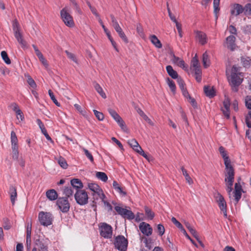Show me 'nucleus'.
<instances>
[{
    "instance_id": "54",
    "label": "nucleus",
    "mask_w": 251,
    "mask_h": 251,
    "mask_svg": "<svg viewBox=\"0 0 251 251\" xmlns=\"http://www.w3.org/2000/svg\"><path fill=\"white\" fill-rule=\"evenodd\" d=\"M65 53L67 54V57L69 59L72 60L74 62L76 63H77V59H76V57H75V55L74 54L69 52L68 50H66L65 51Z\"/></svg>"
},
{
    "instance_id": "53",
    "label": "nucleus",
    "mask_w": 251,
    "mask_h": 251,
    "mask_svg": "<svg viewBox=\"0 0 251 251\" xmlns=\"http://www.w3.org/2000/svg\"><path fill=\"white\" fill-rule=\"evenodd\" d=\"M171 221L173 223V224L176 225V227H177L179 229H180L181 230V231H182L183 230V229H184V228H183L182 225H181V224L179 222H178L176 219V218L172 217V218L171 219Z\"/></svg>"
},
{
    "instance_id": "14",
    "label": "nucleus",
    "mask_w": 251,
    "mask_h": 251,
    "mask_svg": "<svg viewBox=\"0 0 251 251\" xmlns=\"http://www.w3.org/2000/svg\"><path fill=\"white\" fill-rule=\"evenodd\" d=\"M230 100L228 98H225L223 101V107L221 108L224 116L227 118H230Z\"/></svg>"
},
{
    "instance_id": "23",
    "label": "nucleus",
    "mask_w": 251,
    "mask_h": 251,
    "mask_svg": "<svg viewBox=\"0 0 251 251\" xmlns=\"http://www.w3.org/2000/svg\"><path fill=\"white\" fill-rule=\"evenodd\" d=\"M46 196L50 201H54L57 199L58 195L54 189H50L46 192Z\"/></svg>"
},
{
    "instance_id": "9",
    "label": "nucleus",
    "mask_w": 251,
    "mask_h": 251,
    "mask_svg": "<svg viewBox=\"0 0 251 251\" xmlns=\"http://www.w3.org/2000/svg\"><path fill=\"white\" fill-rule=\"evenodd\" d=\"M56 205L63 213H67L69 211L70 204L67 198L62 197L58 198L56 201Z\"/></svg>"
},
{
    "instance_id": "44",
    "label": "nucleus",
    "mask_w": 251,
    "mask_h": 251,
    "mask_svg": "<svg viewBox=\"0 0 251 251\" xmlns=\"http://www.w3.org/2000/svg\"><path fill=\"white\" fill-rule=\"evenodd\" d=\"M19 147H12V158L14 160H17L19 158Z\"/></svg>"
},
{
    "instance_id": "18",
    "label": "nucleus",
    "mask_w": 251,
    "mask_h": 251,
    "mask_svg": "<svg viewBox=\"0 0 251 251\" xmlns=\"http://www.w3.org/2000/svg\"><path fill=\"white\" fill-rule=\"evenodd\" d=\"M13 110L16 113L17 115V118L20 119L21 121H23L24 120V116L22 111L20 109L17 104L13 103L12 104Z\"/></svg>"
},
{
    "instance_id": "50",
    "label": "nucleus",
    "mask_w": 251,
    "mask_h": 251,
    "mask_svg": "<svg viewBox=\"0 0 251 251\" xmlns=\"http://www.w3.org/2000/svg\"><path fill=\"white\" fill-rule=\"evenodd\" d=\"M3 227L6 230H8L11 228V225L8 219L6 218L3 219Z\"/></svg>"
},
{
    "instance_id": "34",
    "label": "nucleus",
    "mask_w": 251,
    "mask_h": 251,
    "mask_svg": "<svg viewBox=\"0 0 251 251\" xmlns=\"http://www.w3.org/2000/svg\"><path fill=\"white\" fill-rule=\"evenodd\" d=\"M135 151L138 152L139 154L143 156L146 159H148V155L145 153L144 151L143 150L142 148L140 146L139 144L137 145L135 148L133 149Z\"/></svg>"
},
{
    "instance_id": "7",
    "label": "nucleus",
    "mask_w": 251,
    "mask_h": 251,
    "mask_svg": "<svg viewBox=\"0 0 251 251\" xmlns=\"http://www.w3.org/2000/svg\"><path fill=\"white\" fill-rule=\"evenodd\" d=\"M38 219L41 225L47 226L52 224L53 218L50 213L41 211L38 214Z\"/></svg>"
},
{
    "instance_id": "31",
    "label": "nucleus",
    "mask_w": 251,
    "mask_h": 251,
    "mask_svg": "<svg viewBox=\"0 0 251 251\" xmlns=\"http://www.w3.org/2000/svg\"><path fill=\"white\" fill-rule=\"evenodd\" d=\"M74 107L76 109V110L80 114H81L83 117H84L86 118H88V115L87 114L86 111L80 105L78 104H75Z\"/></svg>"
},
{
    "instance_id": "37",
    "label": "nucleus",
    "mask_w": 251,
    "mask_h": 251,
    "mask_svg": "<svg viewBox=\"0 0 251 251\" xmlns=\"http://www.w3.org/2000/svg\"><path fill=\"white\" fill-rule=\"evenodd\" d=\"M166 81H167V83L169 88H170L171 90L174 94H175L176 92V87L175 82L173 80H172V79H171L170 78H167V79H166Z\"/></svg>"
},
{
    "instance_id": "51",
    "label": "nucleus",
    "mask_w": 251,
    "mask_h": 251,
    "mask_svg": "<svg viewBox=\"0 0 251 251\" xmlns=\"http://www.w3.org/2000/svg\"><path fill=\"white\" fill-rule=\"evenodd\" d=\"M157 232L160 236H162L165 232L164 226L162 224H158L157 226Z\"/></svg>"
},
{
    "instance_id": "5",
    "label": "nucleus",
    "mask_w": 251,
    "mask_h": 251,
    "mask_svg": "<svg viewBox=\"0 0 251 251\" xmlns=\"http://www.w3.org/2000/svg\"><path fill=\"white\" fill-rule=\"evenodd\" d=\"M114 245L116 249L120 251H126L128 241L123 235H118L115 238Z\"/></svg>"
},
{
    "instance_id": "55",
    "label": "nucleus",
    "mask_w": 251,
    "mask_h": 251,
    "mask_svg": "<svg viewBox=\"0 0 251 251\" xmlns=\"http://www.w3.org/2000/svg\"><path fill=\"white\" fill-rule=\"evenodd\" d=\"M85 155L87 156V157L90 160L91 162H94V158L92 154L89 152L88 150L85 148L82 149Z\"/></svg>"
},
{
    "instance_id": "57",
    "label": "nucleus",
    "mask_w": 251,
    "mask_h": 251,
    "mask_svg": "<svg viewBox=\"0 0 251 251\" xmlns=\"http://www.w3.org/2000/svg\"><path fill=\"white\" fill-rule=\"evenodd\" d=\"M115 209L116 211V212L120 215L122 217L124 214V212H125L126 209L124 208L123 207L119 206H116L115 207Z\"/></svg>"
},
{
    "instance_id": "38",
    "label": "nucleus",
    "mask_w": 251,
    "mask_h": 251,
    "mask_svg": "<svg viewBox=\"0 0 251 251\" xmlns=\"http://www.w3.org/2000/svg\"><path fill=\"white\" fill-rule=\"evenodd\" d=\"M122 217L124 218H127L129 220H132L134 218V214L131 210H127L126 209Z\"/></svg>"
},
{
    "instance_id": "48",
    "label": "nucleus",
    "mask_w": 251,
    "mask_h": 251,
    "mask_svg": "<svg viewBox=\"0 0 251 251\" xmlns=\"http://www.w3.org/2000/svg\"><path fill=\"white\" fill-rule=\"evenodd\" d=\"M58 163L59 165L64 169L67 168L68 166L67 162L63 157H59L58 159Z\"/></svg>"
},
{
    "instance_id": "19",
    "label": "nucleus",
    "mask_w": 251,
    "mask_h": 251,
    "mask_svg": "<svg viewBox=\"0 0 251 251\" xmlns=\"http://www.w3.org/2000/svg\"><path fill=\"white\" fill-rule=\"evenodd\" d=\"M203 91L206 96L210 98H212L215 96L216 92L213 87L204 86Z\"/></svg>"
},
{
    "instance_id": "10",
    "label": "nucleus",
    "mask_w": 251,
    "mask_h": 251,
    "mask_svg": "<svg viewBox=\"0 0 251 251\" xmlns=\"http://www.w3.org/2000/svg\"><path fill=\"white\" fill-rule=\"evenodd\" d=\"M100 234L105 238H110L112 236V227L106 223L101 224L100 226Z\"/></svg>"
},
{
    "instance_id": "30",
    "label": "nucleus",
    "mask_w": 251,
    "mask_h": 251,
    "mask_svg": "<svg viewBox=\"0 0 251 251\" xmlns=\"http://www.w3.org/2000/svg\"><path fill=\"white\" fill-rule=\"evenodd\" d=\"M202 63L204 68H207L210 65V62L208 53L206 51L202 55Z\"/></svg>"
},
{
    "instance_id": "20",
    "label": "nucleus",
    "mask_w": 251,
    "mask_h": 251,
    "mask_svg": "<svg viewBox=\"0 0 251 251\" xmlns=\"http://www.w3.org/2000/svg\"><path fill=\"white\" fill-rule=\"evenodd\" d=\"M9 193L10 196V200L11 202L13 204H14L17 197V190L16 187L13 186H10L9 188Z\"/></svg>"
},
{
    "instance_id": "28",
    "label": "nucleus",
    "mask_w": 251,
    "mask_h": 251,
    "mask_svg": "<svg viewBox=\"0 0 251 251\" xmlns=\"http://www.w3.org/2000/svg\"><path fill=\"white\" fill-rule=\"evenodd\" d=\"M166 71L168 75L173 78L176 79L178 77L177 72L175 71L171 65H168L166 67Z\"/></svg>"
},
{
    "instance_id": "6",
    "label": "nucleus",
    "mask_w": 251,
    "mask_h": 251,
    "mask_svg": "<svg viewBox=\"0 0 251 251\" xmlns=\"http://www.w3.org/2000/svg\"><path fill=\"white\" fill-rule=\"evenodd\" d=\"M75 198L76 202L81 205L87 204L88 201V196L84 190H77L75 194Z\"/></svg>"
},
{
    "instance_id": "32",
    "label": "nucleus",
    "mask_w": 251,
    "mask_h": 251,
    "mask_svg": "<svg viewBox=\"0 0 251 251\" xmlns=\"http://www.w3.org/2000/svg\"><path fill=\"white\" fill-rule=\"evenodd\" d=\"M195 73V77L197 82H200L201 81V71L200 68L193 70Z\"/></svg>"
},
{
    "instance_id": "49",
    "label": "nucleus",
    "mask_w": 251,
    "mask_h": 251,
    "mask_svg": "<svg viewBox=\"0 0 251 251\" xmlns=\"http://www.w3.org/2000/svg\"><path fill=\"white\" fill-rule=\"evenodd\" d=\"M119 126H120L121 129L124 131H126L127 130V127L125 125V122L123 121L122 118L116 121Z\"/></svg>"
},
{
    "instance_id": "11",
    "label": "nucleus",
    "mask_w": 251,
    "mask_h": 251,
    "mask_svg": "<svg viewBox=\"0 0 251 251\" xmlns=\"http://www.w3.org/2000/svg\"><path fill=\"white\" fill-rule=\"evenodd\" d=\"M169 54L171 61L174 64L177 65L184 70L187 69V66L185 65L184 61L181 58L176 56L173 51H171Z\"/></svg>"
},
{
    "instance_id": "1",
    "label": "nucleus",
    "mask_w": 251,
    "mask_h": 251,
    "mask_svg": "<svg viewBox=\"0 0 251 251\" xmlns=\"http://www.w3.org/2000/svg\"><path fill=\"white\" fill-rule=\"evenodd\" d=\"M219 151L224 159V164L226 166V177L225 181L226 186V191L228 194L230 195V193L232 191V186L234 179V171L225 148L221 146L219 147Z\"/></svg>"
},
{
    "instance_id": "46",
    "label": "nucleus",
    "mask_w": 251,
    "mask_h": 251,
    "mask_svg": "<svg viewBox=\"0 0 251 251\" xmlns=\"http://www.w3.org/2000/svg\"><path fill=\"white\" fill-rule=\"evenodd\" d=\"M88 187L89 189L92 191L93 193L98 191L100 187L96 183H89L88 184Z\"/></svg>"
},
{
    "instance_id": "2",
    "label": "nucleus",
    "mask_w": 251,
    "mask_h": 251,
    "mask_svg": "<svg viewBox=\"0 0 251 251\" xmlns=\"http://www.w3.org/2000/svg\"><path fill=\"white\" fill-rule=\"evenodd\" d=\"M243 75L240 72L239 68L233 66L231 69V75L228 81L230 85L232 87V91L237 92L238 86L242 82L243 78Z\"/></svg>"
},
{
    "instance_id": "12",
    "label": "nucleus",
    "mask_w": 251,
    "mask_h": 251,
    "mask_svg": "<svg viewBox=\"0 0 251 251\" xmlns=\"http://www.w3.org/2000/svg\"><path fill=\"white\" fill-rule=\"evenodd\" d=\"M235 40L236 38L233 35L227 37L224 44V46L231 51L234 50L237 47L235 44Z\"/></svg>"
},
{
    "instance_id": "3",
    "label": "nucleus",
    "mask_w": 251,
    "mask_h": 251,
    "mask_svg": "<svg viewBox=\"0 0 251 251\" xmlns=\"http://www.w3.org/2000/svg\"><path fill=\"white\" fill-rule=\"evenodd\" d=\"M60 17L64 24L69 27H73L75 24L73 17L70 14V9L65 6L60 11Z\"/></svg>"
},
{
    "instance_id": "4",
    "label": "nucleus",
    "mask_w": 251,
    "mask_h": 251,
    "mask_svg": "<svg viewBox=\"0 0 251 251\" xmlns=\"http://www.w3.org/2000/svg\"><path fill=\"white\" fill-rule=\"evenodd\" d=\"M214 197L217 202L219 208L223 212L225 218L227 217V204L224 197L218 192L214 194Z\"/></svg>"
},
{
    "instance_id": "25",
    "label": "nucleus",
    "mask_w": 251,
    "mask_h": 251,
    "mask_svg": "<svg viewBox=\"0 0 251 251\" xmlns=\"http://www.w3.org/2000/svg\"><path fill=\"white\" fill-rule=\"evenodd\" d=\"M150 39L152 44L153 45H154L156 48L159 49L162 48V44L160 41L157 38L156 36H155V35H151Z\"/></svg>"
},
{
    "instance_id": "35",
    "label": "nucleus",
    "mask_w": 251,
    "mask_h": 251,
    "mask_svg": "<svg viewBox=\"0 0 251 251\" xmlns=\"http://www.w3.org/2000/svg\"><path fill=\"white\" fill-rule=\"evenodd\" d=\"M94 87L96 90L97 91L98 93L104 99L106 98V96L105 93L103 92L102 88L98 83H95L94 85Z\"/></svg>"
},
{
    "instance_id": "58",
    "label": "nucleus",
    "mask_w": 251,
    "mask_h": 251,
    "mask_svg": "<svg viewBox=\"0 0 251 251\" xmlns=\"http://www.w3.org/2000/svg\"><path fill=\"white\" fill-rule=\"evenodd\" d=\"M27 81L28 84L31 87L33 88L36 87V83L34 80L31 78L30 76H28Z\"/></svg>"
},
{
    "instance_id": "59",
    "label": "nucleus",
    "mask_w": 251,
    "mask_h": 251,
    "mask_svg": "<svg viewBox=\"0 0 251 251\" xmlns=\"http://www.w3.org/2000/svg\"><path fill=\"white\" fill-rule=\"evenodd\" d=\"M128 144L130 146L131 148H132V149L135 148L139 144L137 141L134 139L129 140L128 141Z\"/></svg>"
},
{
    "instance_id": "16",
    "label": "nucleus",
    "mask_w": 251,
    "mask_h": 251,
    "mask_svg": "<svg viewBox=\"0 0 251 251\" xmlns=\"http://www.w3.org/2000/svg\"><path fill=\"white\" fill-rule=\"evenodd\" d=\"M244 11V8L239 4H234L231 7L230 13L231 15L238 16Z\"/></svg>"
},
{
    "instance_id": "24",
    "label": "nucleus",
    "mask_w": 251,
    "mask_h": 251,
    "mask_svg": "<svg viewBox=\"0 0 251 251\" xmlns=\"http://www.w3.org/2000/svg\"><path fill=\"white\" fill-rule=\"evenodd\" d=\"M113 187L117 192L123 196H126V193L124 190L125 187L123 188L121 187L116 181H113Z\"/></svg>"
},
{
    "instance_id": "45",
    "label": "nucleus",
    "mask_w": 251,
    "mask_h": 251,
    "mask_svg": "<svg viewBox=\"0 0 251 251\" xmlns=\"http://www.w3.org/2000/svg\"><path fill=\"white\" fill-rule=\"evenodd\" d=\"M1 56L4 61V62L7 64H10L11 63V60L9 59L7 52L5 51H2L1 52Z\"/></svg>"
},
{
    "instance_id": "29",
    "label": "nucleus",
    "mask_w": 251,
    "mask_h": 251,
    "mask_svg": "<svg viewBox=\"0 0 251 251\" xmlns=\"http://www.w3.org/2000/svg\"><path fill=\"white\" fill-rule=\"evenodd\" d=\"M10 139L11 142V147H18V138L16 134V133L14 131H12L11 132Z\"/></svg>"
},
{
    "instance_id": "39",
    "label": "nucleus",
    "mask_w": 251,
    "mask_h": 251,
    "mask_svg": "<svg viewBox=\"0 0 251 251\" xmlns=\"http://www.w3.org/2000/svg\"><path fill=\"white\" fill-rule=\"evenodd\" d=\"M191 68L192 70L200 68L199 60L196 55L193 58L191 61Z\"/></svg>"
},
{
    "instance_id": "22",
    "label": "nucleus",
    "mask_w": 251,
    "mask_h": 251,
    "mask_svg": "<svg viewBox=\"0 0 251 251\" xmlns=\"http://www.w3.org/2000/svg\"><path fill=\"white\" fill-rule=\"evenodd\" d=\"M92 196L95 200H98L99 199H100L102 201L106 198L105 195H104L102 190L100 188L99 189L98 191H96L95 193H93Z\"/></svg>"
},
{
    "instance_id": "52",
    "label": "nucleus",
    "mask_w": 251,
    "mask_h": 251,
    "mask_svg": "<svg viewBox=\"0 0 251 251\" xmlns=\"http://www.w3.org/2000/svg\"><path fill=\"white\" fill-rule=\"evenodd\" d=\"M93 112L95 116L99 121L103 120L104 116L102 113L99 112L96 110H94Z\"/></svg>"
},
{
    "instance_id": "15",
    "label": "nucleus",
    "mask_w": 251,
    "mask_h": 251,
    "mask_svg": "<svg viewBox=\"0 0 251 251\" xmlns=\"http://www.w3.org/2000/svg\"><path fill=\"white\" fill-rule=\"evenodd\" d=\"M243 189L240 183H236L235 184V190L234 191V197L236 202L237 203L240 200L242 196Z\"/></svg>"
},
{
    "instance_id": "64",
    "label": "nucleus",
    "mask_w": 251,
    "mask_h": 251,
    "mask_svg": "<svg viewBox=\"0 0 251 251\" xmlns=\"http://www.w3.org/2000/svg\"><path fill=\"white\" fill-rule=\"evenodd\" d=\"M245 8L247 14L249 15H251V3L247 4Z\"/></svg>"
},
{
    "instance_id": "41",
    "label": "nucleus",
    "mask_w": 251,
    "mask_h": 251,
    "mask_svg": "<svg viewBox=\"0 0 251 251\" xmlns=\"http://www.w3.org/2000/svg\"><path fill=\"white\" fill-rule=\"evenodd\" d=\"M63 194L65 195L66 198H67L72 196L73 194L72 187L71 186L65 187L63 191Z\"/></svg>"
},
{
    "instance_id": "42",
    "label": "nucleus",
    "mask_w": 251,
    "mask_h": 251,
    "mask_svg": "<svg viewBox=\"0 0 251 251\" xmlns=\"http://www.w3.org/2000/svg\"><path fill=\"white\" fill-rule=\"evenodd\" d=\"M145 214L147 217L150 219L152 220L154 217V212L148 207L146 206L145 207Z\"/></svg>"
},
{
    "instance_id": "40",
    "label": "nucleus",
    "mask_w": 251,
    "mask_h": 251,
    "mask_svg": "<svg viewBox=\"0 0 251 251\" xmlns=\"http://www.w3.org/2000/svg\"><path fill=\"white\" fill-rule=\"evenodd\" d=\"M241 61L243 65L246 68H248L251 65V58L249 57H242Z\"/></svg>"
},
{
    "instance_id": "36",
    "label": "nucleus",
    "mask_w": 251,
    "mask_h": 251,
    "mask_svg": "<svg viewBox=\"0 0 251 251\" xmlns=\"http://www.w3.org/2000/svg\"><path fill=\"white\" fill-rule=\"evenodd\" d=\"M108 111L109 114L115 121H117L121 118L120 115L116 112V111L113 109L108 108Z\"/></svg>"
},
{
    "instance_id": "61",
    "label": "nucleus",
    "mask_w": 251,
    "mask_h": 251,
    "mask_svg": "<svg viewBox=\"0 0 251 251\" xmlns=\"http://www.w3.org/2000/svg\"><path fill=\"white\" fill-rule=\"evenodd\" d=\"M245 104L247 108L251 109V98L250 96H247L245 98Z\"/></svg>"
},
{
    "instance_id": "27",
    "label": "nucleus",
    "mask_w": 251,
    "mask_h": 251,
    "mask_svg": "<svg viewBox=\"0 0 251 251\" xmlns=\"http://www.w3.org/2000/svg\"><path fill=\"white\" fill-rule=\"evenodd\" d=\"M181 170L182 171V174L185 177V180L186 182L189 184L191 185L193 183V180L189 174L187 173V170L184 168L183 166L181 167Z\"/></svg>"
},
{
    "instance_id": "13",
    "label": "nucleus",
    "mask_w": 251,
    "mask_h": 251,
    "mask_svg": "<svg viewBox=\"0 0 251 251\" xmlns=\"http://www.w3.org/2000/svg\"><path fill=\"white\" fill-rule=\"evenodd\" d=\"M142 233L147 236H150L152 234V228L150 224L145 222H142L139 226Z\"/></svg>"
},
{
    "instance_id": "60",
    "label": "nucleus",
    "mask_w": 251,
    "mask_h": 251,
    "mask_svg": "<svg viewBox=\"0 0 251 251\" xmlns=\"http://www.w3.org/2000/svg\"><path fill=\"white\" fill-rule=\"evenodd\" d=\"M246 122L249 127H251V110L249 112L248 115L246 118Z\"/></svg>"
},
{
    "instance_id": "56",
    "label": "nucleus",
    "mask_w": 251,
    "mask_h": 251,
    "mask_svg": "<svg viewBox=\"0 0 251 251\" xmlns=\"http://www.w3.org/2000/svg\"><path fill=\"white\" fill-rule=\"evenodd\" d=\"M12 26L14 32L20 30L19 24L17 19H15L13 21Z\"/></svg>"
},
{
    "instance_id": "47",
    "label": "nucleus",
    "mask_w": 251,
    "mask_h": 251,
    "mask_svg": "<svg viewBox=\"0 0 251 251\" xmlns=\"http://www.w3.org/2000/svg\"><path fill=\"white\" fill-rule=\"evenodd\" d=\"M49 95L51 99V100L53 101V102L54 103V104L59 107L60 106V104L59 102H58L57 100L56 99L53 92L51 90H49L48 91Z\"/></svg>"
},
{
    "instance_id": "63",
    "label": "nucleus",
    "mask_w": 251,
    "mask_h": 251,
    "mask_svg": "<svg viewBox=\"0 0 251 251\" xmlns=\"http://www.w3.org/2000/svg\"><path fill=\"white\" fill-rule=\"evenodd\" d=\"M183 234L185 236V237L190 240V241L191 242V243L194 245L196 247H198V246L197 244L195 242V241L189 236V235L187 233L186 230L185 229H183V230L181 231Z\"/></svg>"
},
{
    "instance_id": "43",
    "label": "nucleus",
    "mask_w": 251,
    "mask_h": 251,
    "mask_svg": "<svg viewBox=\"0 0 251 251\" xmlns=\"http://www.w3.org/2000/svg\"><path fill=\"white\" fill-rule=\"evenodd\" d=\"M36 244L38 247L40 251H48L47 246L40 240L36 241Z\"/></svg>"
},
{
    "instance_id": "17",
    "label": "nucleus",
    "mask_w": 251,
    "mask_h": 251,
    "mask_svg": "<svg viewBox=\"0 0 251 251\" xmlns=\"http://www.w3.org/2000/svg\"><path fill=\"white\" fill-rule=\"evenodd\" d=\"M196 37L199 40V43L202 45H204L207 43V39L206 35L205 33L201 31H196Z\"/></svg>"
},
{
    "instance_id": "33",
    "label": "nucleus",
    "mask_w": 251,
    "mask_h": 251,
    "mask_svg": "<svg viewBox=\"0 0 251 251\" xmlns=\"http://www.w3.org/2000/svg\"><path fill=\"white\" fill-rule=\"evenodd\" d=\"M96 177L99 179L101 180L103 182L107 181L108 179V177L106 174L105 173L101 172H97L96 173Z\"/></svg>"
},
{
    "instance_id": "8",
    "label": "nucleus",
    "mask_w": 251,
    "mask_h": 251,
    "mask_svg": "<svg viewBox=\"0 0 251 251\" xmlns=\"http://www.w3.org/2000/svg\"><path fill=\"white\" fill-rule=\"evenodd\" d=\"M110 17L111 19L112 25L116 32L118 33L119 36L125 43H127L128 42L127 38L123 31L122 28L119 25L117 21L113 15H111Z\"/></svg>"
},
{
    "instance_id": "26",
    "label": "nucleus",
    "mask_w": 251,
    "mask_h": 251,
    "mask_svg": "<svg viewBox=\"0 0 251 251\" xmlns=\"http://www.w3.org/2000/svg\"><path fill=\"white\" fill-rule=\"evenodd\" d=\"M102 27L103 29L104 32L106 33L108 38L110 41L114 48L116 50V51H118V50L116 47V43L113 40L112 37H111L110 31L106 28L104 25H102Z\"/></svg>"
},
{
    "instance_id": "21",
    "label": "nucleus",
    "mask_w": 251,
    "mask_h": 251,
    "mask_svg": "<svg viewBox=\"0 0 251 251\" xmlns=\"http://www.w3.org/2000/svg\"><path fill=\"white\" fill-rule=\"evenodd\" d=\"M71 186L74 188H75L76 191L80 190L83 188V184L81 181L77 178H74L71 181Z\"/></svg>"
},
{
    "instance_id": "62",
    "label": "nucleus",
    "mask_w": 251,
    "mask_h": 251,
    "mask_svg": "<svg viewBox=\"0 0 251 251\" xmlns=\"http://www.w3.org/2000/svg\"><path fill=\"white\" fill-rule=\"evenodd\" d=\"M187 100L194 108H195L197 107V103L194 98H192L191 96H189V98L187 99Z\"/></svg>"
}]
</instances>
